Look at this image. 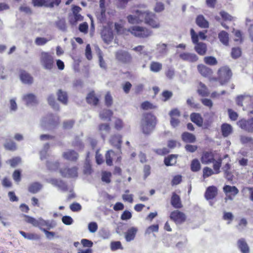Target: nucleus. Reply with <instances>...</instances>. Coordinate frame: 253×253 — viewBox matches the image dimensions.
<instances>
[{
  "mask_svg": "<svg viewBox=\"0 0 253 253\" xmlns=\"http://www.w3.org/2000/svg\"><path fill=\"white\" fill-rule=\"evenodd\" d=\"M128 22L131 24H139L144 22L145 24L153 28L160 27V24L156 15L149 11L136 10L133 15L127 16Z\"/></svg>",
  "mask_w": 253,
  "mask_h": 253,
  "instance_id": "1",
  "label": "nucleus"
},
{
  "mask_svg": "<svg viewBox=\"0 0 253 253\" xmlns=\"http://www.w3.org/2000/svg\"><path fill=\"white\" fill-rule=\"evenodd\" d=\"M127 31L139 38H147L152 35V31L139 26H134L128 29Z\"/></svg>",
  "mask_w": 253,
  "mask_h": 253,
  "instance_id": "5",
  "label": "nucleus"
},
{
  "mask_svg": "<svg viewBox=\"0 0 253 253\" xmlns=\"http://www.w3.org/2000/svg\"><path fill=\"white\" fill-rule=\"evenodd\" d=\"M156 117L151 114H144L141 126L144 133L149 134L153 130L156 125Z\"/></svg>",
  "mask_w": 253,
  "mask_h": 253,
  "instance_id": "3",
  "label": "nucleus"
},
{
  "mask_svg": "<svg viewBox=\"0 0 253 253\" xmlns=\"http://www.w3.org/2000/svg\"><path fill=\"white\" fill-rule=\"evenodd\" d=\"M58 100L64 105H66L68 103V96L65 91L59 89L57 93Z\"/></svg>",
  "mask_w": 253,
  "mask_h": 253,
  "instance_id": "28",
  "label": "nucleus"
},
{
  "mask_svg": "<svg viewBox=\"0 0 253 253\" xmlns=\"http://www.w3.org/2000/svg\"><path fill=\"white\" fill-rule=\"evenodd\" d=\"M113 112L110 110H103L100 113V117L104 121H111Z\"/></svg>",
  "mask_w": 253,
  "mask_h": 253,
  "instance_id": "35",
  "label": "nucleus"
},
{
  "mask_svg": "<svg viewBox=\"0 0 253 253\" xmlns=\"http://www.w3.org/2000/svg\"><path fill=\"white\" fill-rule=\"evenodd\" d=\"M223 191L225 193H231L234 196H235L239 193V190L238 188L234 186L229 185H225L223 188Z\"/></svg>",
  "mask_w": 253,
  "mask_h": 253,
  "instance_id": "30",
  "label": "nucleus"
},
{
  "mask_svg": "<svg viewBox=\"0 0 253 253\" xmlns=\"http://www.w3.org/2000/svg\"><path fill=\"white\" fill-rule=\"evenodd\" d=\"M50 39H47L45 38L38 37L36 39L35 42L36 45L41 46L45 44Z\"/></svg>",
  "mask_w": 253,
  "mask_h": 253,
  "instance_id": "51",
  "label": "nucleus"
},
{
  "mask_svg": "<svg viewBox=\"0 0 253 253\" xmlns=\"http://www.w3.org/2000/svg\"><path fill=\"white\" fill-rule=\"evenodd\" d=\"M167 44L163 43H158L156 45V50L161 55H166L168 52Z\"/></svg>",
  "mask_w": 253,
  "mask_h": 253,
  "instance_id": "34",
  "label": "nucleus"
},
{
  "mask_svg": "<svg viewBox=\"0 0 253 253\" xmlns=\"http://www.w3.org/2000/svg\"><path fill=\"white\" fill-rule=\"evenodd\" d=\"M115 58L120 62L127 63L131 61V55L126 51L119 50L115 52Z\"/></svg>",
  "mask_w": 253,
  "mask_h": 253,
  "instance_id": "8",
  "label": "nucleus"
},
{
  "mask_svg": "<svg viewBox=\"0 0 253 253\" xmlns=\"http://www.w3.org/2000/svg\"><path fill=\"white\" fill-rule=\"evenodd\" d=\"M56 26L57 28L62 31H66V22L65 19H62L58 20L56 22Z\"/></svg>",
  "mask_w": 253,
  "mask_h": 253,
  "instance_id": "48",
  "label": "nucleus"
},
{
  "mask_svg": "<svg viewBox=\"0 0 253 253\" xmlns=\"http://www.w3.org/2000/svg\"><path fill=\"white\" fill-rule=\"evenodd\" d=\"M213 155L211 152H205L203 153L201 162L203 164L207 165L214 162Z\"/></svg>",
  "mask_w": 253,
  "mask_h": 253,
  "instance_id": "20",
  "label": "nucleus"
},
{
  "mask_svg": "<svg viewBox=\"0 0 253 253\" xmlns=\"http://www.w3.org/2000/svg\"><path fill=\"white\" fill-rule=\"evenodd\" d=\"M4 146L5 149L11 151H15L17 149L16 143L11 140L6 142L4 144Z\"/></svg>",
  "mask_w": 253,
  "mask_h": 253,
  "instance_id": "47",
  "label": "nucleus"
},
{
  "mask_svg": "<svg viewBox=\"0 0 253 253\" xmlns=\"http://www.w3.org/2000/svg\"><path fill=\"white\" fill-rule=\"evenodd\" d=\"M204 62L208 65L214 66L217 64L216 59L213 56H207L204 58Z\"/></svg>",
  "mask_w": 253,
  "mask_h": 253,
  "instance_id": "46",
  "label": "nucleus"
},
{
  "mask_svg": "<svg viewBox=\"0 0 253 253\" xmlns=\"http://www.w3.org/2000/svg\"><path fill=\"white\" fill-rule=\"evenodd\" d=\"M23 100L27 106H33L38 103L36 96L33 93L25 94L22 97Z\"/></svg>",
  "mask_w": 253,
  "mask_h": 253,
  "instance_id": "16",
  "label": "nucleus"
},
{
  "mask_svg": "<svg viewBox=\"0 0 253 253\" xmlns=\"http://www.w3.org/2000/svg\"><path fill=\"white\" fill-rule=\"evenodd\" d=\"M111 173L109 172H103L102 174L101 179L103 181L107 183L110 182V177Z\"/></svg>",
  "mask_w": 253,
  "mask_h": 253,
  "instance_id": "60",
  "label": "nucleus"
},
{
  "mask_svg": "<svg viewBox=\"0 0 253 253\" xmlns=\"http://www.w3.org/2000/svg\"><path fill=\"white\" fill-rule=\"evenodd\" d=\"M110 248L112 251H116L118 249L123 250V247L120 241H113L111 243Z\"/></svg>",
  "mask_w": 253,
  "mask_h": 253,
  "instance_id": "49",
  "label": "nucleus"
},
{
  "mask_svg": "<svg viewBox=\"0 0 253 253\" xmlns=\"http://www.w3.org/2000/svg\"><path fill=\"white\" fill-rule=\"evenodd\" d=\"M141 107L143 110H148L156 108V106L149 101H145L141 104Z\"/></svg>",
  "mask_w": 253,
  "mask_h": 253,
  "instance_id": "56",
  "label": "nucleus"
},
{
  "mask_svg": "<svg viewBox=\"0 0 253 253\" xmlns=\"http://www.w3.org/2000/svg\"><path fill=\"white\" fill-rule=\"evenodd\" d=\"M23 216L25 217V221L30 224H32L35 227H38L41 230L43 227H45L47 229H50L55 226V224L52 220H45L42 217L36 219L34 217L27 215L23 214Z\"/></svg>",
  "mask_w": 253,
  "mask_h": 253,
  "instance_id": "2",
  "label": "nucleus"
},
{
  "mask_svg": "<svg viewBox=\"0 0 253 253\" xmlns=\"http://www.w3.org/2000/svg\"><path fill=\"white\" fill-rule=\"evenodd\" d=\"M59 118L52 114H49L43 118L41 122V126L43 129H50L58 124Z\"/></svg>",
  "mask_w": 253,
  "mask_h": 253,
  "instance_id": "6",
  "label": "nucleus"
},
{
  "mask_svg": "<svg viewBox=\"0 0 253 253\" xmlns=\"http://www.w3.org/2000/svg\"><path fill=\"white\" fill-rule=\"evenodd\" d=\"M190 119L192 122L201 126L203 125V120L201 115L198 113H192L190 115Z\"/></svg>",
  "mask_w": 253,
  "mask_h": 253,
  "instance_id": "24",
  "label": "nucleus"
},
{
  "mask_svg": "<svg viewBox=\"0 0 253 253\" xmlns=\"http://www.w3.org/2000/svg\"><path fill=\"white\" fill-rule=\"evenodd\" d=\"M220 41L225 45H227L229 41L228 34L227 32L222 31L218 34Z\"/></svg>",
  "mask_w": 253,
  "mask_h": 253,
  "instance_id": "40",
  "label": "nucleus"
},
{
  "mask_svg": "<svg viewBox=\"0 0 253 253\" xmlns=\"http://www.w3.org/2000/svg\"><path fill=\"white\" fill-rule=\"evenodd\" d=\"M20 79L24 84H31L33 83V78L25 71L21 72Z\"/></svg>",
  "mask_w": 253,
  "mask_h": 253,
  "instance_id": "19",
  "label": "nucleus"
},
{
  "mask_svg": "<svg viewBox=\"0 0 253 253\" xmlns=\"http://www.w3.org/2000/svg\"><path fill=\"white\" fill-rule=\"evenodd\" d=\"M194 49L195 51L201 55H204L206 54L207 48L205 43L198 42L195 45Z\"/></svg>",
  "mask_w": 253,
  "mask_h": 253,
  "instance_id": "22",
  "label": "nucleus"
},
{
  "mask_svg": "<svg viewBox=\"0 0 253 253\" xmlns=\"http://www.w3.org/2000/svg\"><path fill=\"white\" fill-rule=\"evenodd\" d=\"M138 229L136 227H131L125 233V238L126 242L133 240L135 237Z\"/></svg>",
  "mask_w": 253,
  "mask_h": 253,
  "instance_id": "18",
  "label": "nucleus"
},
{
  "mask_svg": "<svg viewBox=\"0 0 253 253\" xmlns=\"http://www.w3.org/2000/svg\"><path fill=\"white\" fill-rule=\"evenodd\" d=\"M176 162V156L174 155H170L167 158H166L164 160L165 164L167 166H172L175 164Z\"/></svg>",
  "mask_w": 253,
  "mask_h": 253,
  "instance_id": "41",
  "label": "nucleus"
},
{
  "mask_svg": "<svg viewBox=\"0 0 253 253\" xmlns=\"http://www.w3.org/2000/svg\"><path fill=\"white\" fill-rule=\"evenodd\" d=\"M46 181L62 191H66L68 190L66 184L61 179L50 178L47 179Z\"/></svg>",
  "mask_w": 253,
  "mask_h": 253,
  "instance_id": "12",
  "label": "nucleus"
},
{
  "mask_svg": "<svg viewBox=\"0 0 253 253\" xmlns=\"http://www.w3.org/2000/svg\"><path fill=\"white\" fill-rule=\"evenodd\" d=\"M179 56L182 60L189 62H195L198 60V57L193 53L182 52Z\"/></svg>",
  "mask_w": 253,
  "mask_h": 253,
  "instance_id": "15",
  "label": "nucleus"
},
{
  "mask_svg": "<svg viewBox=\"0 0 253 253\" xmlns=\"http://www.w3.org/2000/svg\"><path fill=\"white\" fill-rule=\"evenodd\" d=\"M78 169L76 167L66 168L60 170L61 175L64 177L77 178L78 176Z\"/></svg>",
  "mask_w": 253,
  "mask_h": 253,
  "instance_id": "10",
  "label": "nucleus"
},
{
  "mask_svg": "<svg viewBox=\"0 0 253 253\" xmlns=\"http://www.w3.org/2000/svg\"><path fill=\"white\" fill-rule=\"evenodd\" d=\"M19 233L25 238L28 240H34L39 239L37 235L32 233H26L24 231H20Z\"/></svg>",
  "mask_w": 253,
  "mask_h": 253,
  "instance_id": "43",
  "label": "nucleus"
},
{
  "mask_svg": "<svg viewBox=\"0 0 253 253\" xmlns=\"http://www.w3.org/2000/svg\"><path fill=\"white\" fill-rule=\"evenodd\" d=\"M110 143L118 149H120L121 144V136L119 135L111 137L110 140Z\"/></svg>",
  "mask_w": 253,
  "mask_h": 253,
  "instance_id": "32",
  "label": "nucleus"
},
{
  "mask_svg": "<svg viewBox=\"0 0 253 253\" xmlns=\"http://www.w3.org/2000/svg\"><path fill=\"white\" fill-rule=\"evenodd\" d=\"M115 155V152L113 150H108L105 154L106 163L108 166H112L113 164V157Z\"/></svg>",
  "mask_w": 253,
  "mask_h": 253,
  "instance_id": "39",
  "label": "nucleus"
},
{
  "mask_svg": "<svg viewBox=\"0 0 253 253\" xmlns=\"http://www.w3.org/2000/svg\"><path fill=\"white\" fill-rule=\"evenodd\" d=\"M170 217L176 223H181L186 219L185 214L177 210L172 211L170 214Z\"/></svg>",
  "mask_w": 253,
  "mask_h": 253,
  "instance_id": "14",
  "label": "nucleus"
},
{
  "mask_svg": "<svg viewBox=\"0 0 253 253\" xmlns=\"http://www.w3.org/2000/svg\"><path fill=\"white\" fill-rule=\"evenodd\" d=\"M241 51L239 47H234L232 49L231 56L234 58H238L241 56Z\"/></svg>",
  "mask_w": 253,
  "mask_h": 253,
  "instance_id": "57",
  "label": "nucleus"
},
{
  "mask_svg": "<svg viewBox=\"0 0 253 253\" xmlns=\"http://www.w3.org/2000/svg\"><path fill=\"white\" fill-rule=\"evenodd\" d=\"M182 139L187 143H194L196 141V137L192 133L185 132L182 134Z\"/></svg>",
  "mask_w": 253,
  "mask_h": 253,
  "instance_id": "27",
  "label": "nucleus"
},
{
  "mask_svg": "<svg viewBox=\"0 0 253 253\" xmlns=\"http://www.w3.org/2000/svg\"><path fill=\"white\" fill-rule=\"evenodd\" d=\"M250 101L251 102V105L253 109L250 111V113L253 115V96H250L248 94H244L239 95L236 98V102L238 105L240 106H243V103Z\"/></svg>",
  "mask_w": 253,
  "mask_h": 253,
  "instance_id": "11",
  "label": "nucleus"
},
{
  "mask_svg": "<svg viewBox=\"0 0 253 253\" xmlns=\"http://www.w3.org/2000/svg\"><path fill=\"white\" fill-rule=\"evenodd\" d=\"M61 1V0H47L46 7L52 8L54 6H58L59 4L60 3Z\"/></svg>",
  "mask_w": 253,
  "mask_h": 253,
  "instance_id": "55",
  "label": "nucleus"
},
{
  "mask_svg": "<svg viewBox=\"0 0 253 253\" xmlns=\"http://www.w3.org/2000/svg\"><path fill=\"white\" fill-rule=\"evenodd\" d=\"M217 194V189L214 186H209L207 188L205 194V197L208 200L214 198Z\"/></svg>",
  "mask_w": 253,
  "mask_h": 253,
  "instance_id": "17",
  "label": "nucleus"
},
{
  "mask_svg": "<svg viewBox=\"0 0 253 253\" xmlns=\"http://www.w3.org/2000/svg\"><path fill=\"white\" fill-rule=\"evenodd\" d=\"M74 14V18L71 19L70 23L72 25H76L78 21H81L83 20V16L79 13H77L76 14Z\"/></svg>",
  "mask_w": 253,
  "mask_h": 253,
  "instance_id": "53",
  "label": "nucleus"
},
{
  "mask_svg": "<svg viewBox=\"0 0 253 253\" xmlns=\"http://www.w3.org/2000/svg\"><path fill=\"white\" fill-rule=\"evenodd\" d=\"M165 74L168 78L172 79L173 78L175 75L174 69L171 67H169Z\"/></svg>",
  "mask_w": 253,
  "mask_h": 253,
  "instance_id": "63",
  "label": "nucleus"
},
{
  "mask_svg": "<svg viewBox=\"0 0 253 253\" xmlns=\"http://www.w3.org/2000/svg\"><path fill=\"white\" fill-rule=\"evenodd\" d=\"M238 247L242 253H249V248L244 239L238 241Z\"/></svg>",
  "mask_w": 253,
  "mask_h": 253,
  "instance_id": "23",
  "label": "nucleus"
},
{
  "mask_svg": "<svg viewBox=\"0 0 253 253\" xmlns=\"http://www.w3.org/2000/svg\"><path fill=\"white\" fill-rule=\"evenodd\" d=\"M196 23L200 27L206 28L209 27V22L203 15H199L196 19Z\"/></svg>",
  "mask_w": 253,
  "mask_h": 253,
  "instance_id": "33",
  "label": "nucleus"
},
{
  "mask_svg": "<svg viewBox=\"0 0 253 253\" xmlns=\"http://www.w3.org/2000/svg\"><path fill=\"white\" fill-rule=\"evenodd\" d=\"M46 166L50 170H56L58 168L59 164L57 162H52L48 161L47 162Z\"/></svg>",
  "mask_w": 253,
  "mask_h": 253,
  "instance_id": "50",
  "label": "nucleus"
},
{
  "mask_svg": "<svg viewBox=\"0 0 253 253\" xmlns=\"http://www.w3.org/2000/svg\"><path fill=\"white\" fill-rule=\"evenodd\" d=\"M101 37L105 42L109 44L114 37L112 30L109 28H104L101 32Z\"/></svg>",
  "mask_w": 253,
  "mask_h": 253,
  "instance_id": "13",
  "label": "nucleus"
},
{
  "mask_svg": "<svg viewBox=\"0 0 253 253\" xmlns=\"http://www.w3.org/2000/svg\"><path fill=\"white\" fill-rule=\"evenodd\" d=\"M49 148V144L46 143L44 145L43 149L40 152V158L41 160H43L46 158L47 152Z\"/></svg>",
  "mask_w": 253,
  "mask_h": 253,
  "instance_id": "52",
  "label": "nucleus"
},
{
  "mask_svg": "<svg viewBox=\"0 0 253 253\" xmlns=\"http://www.w3.org/2000/svg\"><path fill=\"white\" fill-rule=\"evenodd\" d=\"M21 161V159L19 157H15L12 159L8 160L6 163H9L11 167L14 168Z\"/></svg>",
  "mask_w": 253,
  "mask_h": 253,
  "instance_id": "58",
  "label": "nucleus"
},
{
  "mask_svg": "<svg viewBox=\"0 0 253 253\" xmlns=\"http://www.w3.org/2000/svg\"><path fill=\"white\" fill-rule=\"evenodd\" d=\"M42 188V185L39 182L31 184L29 187V191L32 193L38 192Z\"/></svg>",
  "mask_w": 253,
  "mask_h": 253,
  "instance_id": "38",
  "label": "nucleus"
},
{
  "mask_svg": "<svg viewBox=\"0 0 253 253\" xmlns=\"http://www.w3.org/2000/svg\"><path fill=\"white\" fill-rule=\"evenodd\" d=\"M63 157L69 161H75L78 159V154L74 150H68L63 153Z\"/></svg>",
  "mask_w": 253,
  "mask_h": 253,
  "instance_id": "21",
  "label": "nucleus"
},
{
  "mask_svg": "<svg viewBox=\"0 0 253 253\" xmlns=\"http://www.w3.org/2000/svg\"><path fill=\"white\" fill-rule=\"evenodd\" d=\"M171 204L175 208H180L182 207V204L180 202V199L178 195L173 193L171 199Z\"/></svg>",
  "mask_w": 253,
  "mask_h": 253,
  "instance_id": "25",
  "label": "nucleus"
},
{
  "mask_svg": "<svg viewBox=\"0 0 253 253\" xmlns=\"http://www.w3.org/2000/svg\"><path fill=\"white\" fill-rule=\"evenodd\" d=\"M164 9V4L162 2H157L154 8V10L156 12H162Z\"/></svg>",
  "mask_w": 253,
  "mask_h": 253,
  "instance_id": "59",
  "label": "nucleus"
},
{
  "mask_svg": "<svg viewBox=\"0 0 253 253\" xmlns=\"http://www.w3.org/2000/svg\"><path fill=\"white\" fill-rule=\"evenodd\" d=\"M86 99L88 103L93 105H96L99 101L98 98L95 96L93 91L88 93L86 96Z\"/></svg>",
  "mask_w": 253,
  "mask_h": 253,
  "instance_id": "31",
  "label": "nucleus"
},
{
  "mask_svg": "<svg viewBox=\"0 0 253 253\" xmlns=\"http://www.w3.org/2000/svg\"><path fill=\"white\" fill-rule=\"evenodd\" d=\"M62 221L65 225H70L73 223V219L71 216L68 215H65L62 217Z\"/></svg>",
  "mask_w": 253,
  "mask_h": 253,
  "instance_id": "61",
  "label": "nucleus"
},
{
  "mask_svg": "<svg viewBox=\"0 0 253 253\" xmlns=\"http://www.w3.org/2000/svg\"><path fill=\"white\" fill-rule=\"evenodd\" d=\"M48 104L54 109L56 110H59V106L56 102L55 98L52 95H50L48 96L47 98Z\"/></svg>",
  "mask_w": 253,
  "mask_h": 253,
  "instance_id": "44",
  "label": "nucleus"
},
{
  "mask_svg": "<svg viewBox=\"0 0 253 253\" xmlns=\"http://www.w3.org/2000/svg\"><path fill=\"white\" fill-rule=\"evenodd\" d=\"M191 169L193 172H197L201 169V164L199 160L197 159L193 160L191 164Z\"/></svg>",
  "mask_w": 253,
  "mask_h": 253,
  "instance_id": "42",
  "label": "nucleus"
},
{
  "mask_svg": "<svg viewBox=\"0 0 253 253\" xmlns=\"http://www.w3.org/2000/svg\"><path fill=\"white\" fill-rule=\"evenodd\" d=\"M40 62L41 66L45 70H51L54 67V57L48 52H41L40 55Z\"/></svg>",
  "mask_w": 253,
  "mask_h": 253,
  "instance_id": "4",
  "label": "nucleus"
},
{
  "mask_svg": "<svg viewBox=\"0 0 253 253\" xmlns=\"http://www.w3.org/2000/svg\"><path fill=\"white\" fill-rule=\"evenodd\" d=\"M99 129L101 133L102 137L104 139L105 135L109 132L110 127L109 125L102 124L99 126Z\"/></svg>",
  "mask_w": 253,
  "mask_h": 253,
  "instance_id": "37",
  "label": "nucleus"
},
{
  "mask_svg": "<svg viewBox=\"0 0 253 253\" xmlns=\"http://www.w3.org/2000/svg\"><path fill=\"white\" fill-rule=\"evenodd\" d=\"M232 76V72L227 67H223L218 70V79L221 84L227 83L229 81Z\"/></svg>",
  "mask_w": 253,
  "mask_h": 253,
  "instance_id": "7",
  "label": "nucleus"
},
{
  "mask_svg": "<svg viewBox=\"0 0 253 253\" xmlns=\"http://www.w3.org/2000/svg\"><path fill=\"white\" fill-rule=\"evenodd\" d=\"M228 113L229 117L232 121L237 120L238 117V115L236 112H234L231 109H228Z\"/></svg>",
  "mask_w": 253,
  "mask_h": 253,
  "instance_id": "64",
  "label": "nucleus"
},
{
  "mask_svg": "<svg viewBox=\"0 0 253 253\" xmlns=\"http://www.w3.org/2000/svg\"><path fill=\"white\" fill-rule=\"evenodd\" d=\"M214 172L209 167H205L203 169V177L204 178L209 177L210 176L213 174Z\"/></svg>",
  "mask_w": 253,
  "mask_h": 253,
  "instance_id": "62",
  "label": "nucleus"
},
{
  "mask_svg": "<svg viewBox=\"0 0 253 253\" xmlns=\"http://www.w3.org/2000/svg\"><path fill=\"white\" fill-rule=\"evenodd\" d=\"M198 70L200 74L204 77H207L211 74L212 71L211 69L204 65H199L197 67Z\"/></svg>",
  "mask_w": 253,
  "mask_h": 253,
  "instance_id": "26",
  "label": "nucleus"
},
{
  "mask_svg": "<svg viewBox=\"0 0 253 253\" xmlns=\"http://www.w3.org/2000/svg\"><path fill=\"white\" fill-rule=\"evenodd\" d=\"M162 69V64L158 62L153 61L150 66V71L152 72L158 73Z\"/></svg>",
  "mask_w": 253,
  "mask_h": 253,
  "instance_id": "36",
  "label": "nucleus"
},
{
  "mask_svg": "<svg viewBox=\"0 0 253 253\" xmlns=\"http://www.w3.org/2000/svg\"><path fill=\"white\" fill-rule=\"evenodd\" d=\"M221 129L222 135L224 137L228 136L231 133L232 131V126L228 124H223L222 125Z\"/></svg>",
  "mask_w": 253,
  "mask_h": 253,
  "instance_id": "29",
  "label": "nucleus"
},
{
  "mask_svg": "<svg viewBox=\"0 0 253 253\" xmlns=\"http://www.w3.org/2000/svg\"><path fill=\"white\" fill-rule=\"evenodd\" d=\"M199 85L200 88L198 89L199 94L202 96H208L209 93L206 85L202 83H200Z\"/></svg>",
  "mask_w": 253,
  "mask_h": 253,
  "instance_id": "45",
  "label": "nucleus"
},
{
  "mask_svg": "<svg viewBox=\"0 0 253 253\" xmlns=\"http://www.w3.org/2000/svg\"><path fill=\"white\" fill-rule=\"evenodd\" d=\"M237 125L244 130L253 133V118L248 120L242 119L237 122Z\"/></svg>",
  "mask_w": 253,
  "mask_h": 253,
  "instance_id": "9",
  "label": "nucleus"
},
{
  "mask_svg": "<svg viewBox=\"0 0 253 253\" xmlns=\"http://www.w3.org/2000/svg\"><path fill=\"white\" fill-rule=\"evenodd\" d=\"M88 229L90 233H94L98 229V225L95 222H91L88 224Z\"/></svg>",
  "mask_w": 253,
  "mask_h": 253,
  "instance_id": "54",
  "label": "nucleus"
}]
</instances>
